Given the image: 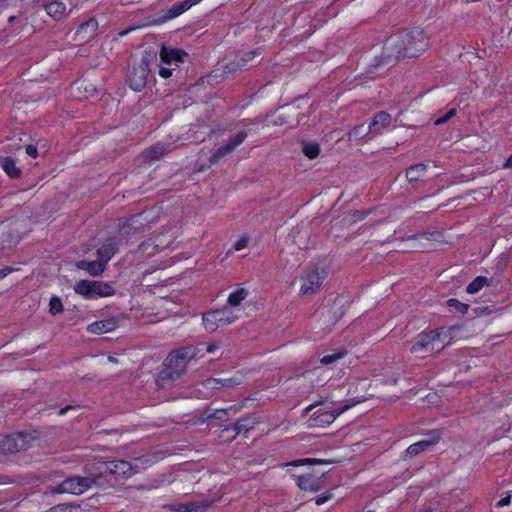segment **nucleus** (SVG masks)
I'll return each instance as SVG.
<instances>
[{
	"mask_svg": "<svg viewBox=\"0 0 512 512\" xmlns=\"http://www.w3.org/2000/svg\"><path fill=\"white\" fill-rule=\"evenodd\" d=\"M158 458L152 454H145L139 457H134L132 462L125 460L110 461V462H92L87 464V471L95 470L98 474V479L105 475L111 474L116 479H128L152 466Z\"/></svg>",
	"mask_w": 512,
	"mask_h": 512,
	"instance_id": "1",
	"label": "nucleus"
},
{
	"mask_svg": "<svg viewBox=\"0 0 512 512\" xmlns=\"http://www.w3.org/2000/svg\"><path fill=\"white\" fill-rule=\"evenodd\" d=\"M429 40L422 29L405 31L390 37L385 43L389 56L414 57L426 50Z\"/></svg>",
	"mask_w": 512,
	"mask_h": 512,
	"instance_id": "2",
	"label": "nucleus"
},
{
	"mask_svg": "<svg viewBox=\"0 0 512 512\" xmlns=\"http://www.w3.org/2000/svg\"><path fill=\"white\" fill-rule=\"evenodd\" d=\"M458 330L457 327H442L434 331L421 333L413 340L410 350L415 354L439 352L446 345L452 343L453 336Z\"/></svg>",
	"mask_w": 512,
	"mask_h": 512,
	"instance_id": "3",
	"label": "nucleus"
},
{
	"mask_svg": "<svg viewBox=\"0 0 512 512\" xmlns=\"http://www.w3.org/2000/svg\"><path fill=\"white\" fill-rule=\"evenodd\" d=\"M159 75L162 78H169L172 76L173 71L182 63H184L188 54L180 48L162 45L160 52Z\"/></svg>",
	"mask_w": 512,
	"mask_h": 512,
	"instance_id": "4",
	"label": "nucleus"
},
{
	"mask_svg": "<svg viewBox=\"0 0 512 512\" xmlns=\"http://www.w3.org/2000/svg\"><path fill=\"white\" fill-rule=\"evenodd\" d=\"M85 477H71L64 480L57 488L51 492L54 493H69L80 495L90 489L98 480V474L95 470L87 471V464L84 467Z\"/></svg>",
	"mask_w": 512,
	"mask_h": 512,
	"instance_id": "5",
	"label": "nucleus"
},
{
	"mask_svg": "<svg viewBox=\"0 0 512 512\" xmlns=\"http://www.w3.org/2000/svg\"><path fill=\"white\" fill-rule=\"evenodd\" d=\"M239 309L223 307L222 309L213 310L203 315L204 328L212 333L218 328L230 325L239 318Z\"/></svg>",
	"mask_w": 512,
	"mask_h": 512,
	"instance_id": "6",
	"label": "nucleus"
},
{
	"mask_svg": "<svg viewBox=\"0 0 512 512\" xmlns=\"http://www.w3.org/2000/svg\"><path fill=\"white\" fill-rule=\"evenodd\" d=\"M74 291L86 299L109 297L115 290L109 282L80 280L74 285Z\"/></svg>",
	"mask_w": 512,
	"mask_h": 512,
	"instance_id": "7",
	"label": "nucleus"
},
{
	"mask_svg": "<svg viewBox=\"0 0 512 512\" xmlns=\"http://www.w3.org/2000/svg\"><path fill=\"white\" fill-rule=\"evenodd\" d=\"M326 277V271L320 269L318 266L313 265L306 267L301 272L300 280V293L303 296H309L317 293Z\"/></svg>",
	"mask_w": 512,
	"mask_h": 512,
	"instance_id": "8",
	"label": "nucleus"
},
{
	"mask_svg": "<svg viewBox=\"0 0 512 512\" xmlns=\"http://www.w3.org/2000/svg\"><path fill=\"white\" fill-rule=\"evenodd\" d=\"M355 405L354 402L338 406L337 408L326 410V409H320L317 413L312 415V417L309 419V426L310 427H326L329 426L331 423L335 421V419L353 407Z\"/></svg>",
	"mask_w": 512,
	"mask_h": 512,
	"instance_id": "9",
	"label": "nucleus"
},
{
	"mask_svg": "<svg viewBox=\"0 0 512 512\" xmlns=\"http://www.w3.org/2000/svg\"><path fill=\"white\" fill-rule=\"evenodd\" d=\"M29 441V435L24 433L6 436L0 441V452L7 454L24 450L29 446Z\"/></svg>",
	"mask_w": 512,
	"mask_h": 512,
	"instance_id": "10",
	"label": "nucleus"
},
{
	"mask_svg": "<svg viewBox=\"0 0 512 512\" xmlns=\"http://www.w3.org/2000/svg\"><path fill=\"white\" fill-rule=\"evenodd\" d=\"M166 366V369L162 372V377L173 380L185 369L186 356L184 353L177 352L167 359Z\"/></svg>",
	"mask_w": 512,
	"mask_h": 512,
	"instance_id": "11",
	"label": "nucleus"
},
{
	"mask_svg": "<svg viewBox=\"0 0 512 512\" xmlns=\"http://www.w3.org/2000/svg\"><path fill=\"white\" fill-rule=\"evenodd\" d=\"M247 134L244 131L238 132L236 135L232 137L229 143L224 145L223 147L219 148L212 158L214 160H219L226 156L227 154L233 152L243 141L246 139Z\"/></svg>",
	"mask_w": 512,
	"mask_h": 512,
	"instance_id": "12",
	"label": "nucleus"
},
{
	"mask_svg": "<svg viewBox=\"0 0 512 512\" xmlns=\"http://www.w3.org/2000/svg\"><path fill=\"white\" fill-rule=\"evenodd\" d=\"M150 69L148 63L142 60L141 63L133 69L130 75V81L134 90H139L144 84Z\"/></svg>",
	"mask_w": 512,
	"mask_h": 512,
	"instance_id": "13",
	"label": "nucleus"
},
{
	"mask_svg": "<svg viewBox=\"0 0 512 512\" xmlns=\"http://www.w3.org/2000/svg\"><path fill=\"white\" fill-rule=\"evenodd\" d=\"M440 440L439 433H433L428 439L421 440L417 443L410 445L406 449V454L410 457L416 456L419 453L428 450L430 447L437 444Z\"/></svg>",
	"mask_w": 512,
	"mask_h": 512,
	"instance_id": "14",
	"label": "nucleus"
},
{
	"mask_svg": "<svg viewBox=\"0 0 512 512\" xmlns=\"http://www.w3.org/2000/svg\"><path fill=\"white\" fill-rule=\"evenodd\" d=\"M391 125V116L386 112H379L374 116L370 125L369 133L371 135L381 134Z\"/></svg>",
	"mask_w": 512,
	"mask_h": 512,
	"instance_id": "15",
	"label": "nucleus"
},
{
	"mask_svg": "<svg viewBox=\"0 0 512 512\" xmlns=\"http://www.w3.org/2000/svg\"><path fill=\"white\" fill-rule=\"evenodd\" d=\"M297 485L301 490L316 492L322 488V480L313 474H305L297 478Z\"/></svg>",
	"mask_w": 512,
	"mask_h": 512,
	"instance_id": "16",
	"label": "nucleus"
},
{
	"mask_svg": "<svg viewBox=\"0 0 512 512\" xmlns=\"http://www.w3.org/2000/svg\"><path fill=\"white\" fill-rule=\"evenodd\" d=\"M118 326V321L115 317L98 320L88 325L87 330L91 333L102 334L113 331Z\"/></svg>",
	"mask_w": 512,
	"mask_h": 512,
	"instance_id": "17",
	"label": "nucleus"
},
{
	"mask_svg": "<svg viewBox=\"0 0 512 512\" xmlns=\"http://www.w3.org/2000/svg\"><path fill=\"white\" fill-rule=\"evenodd\" d=\"M241 382L240 377L232 378H208L205 380V386L209 389L232 388Z\"/></svg>",
	"mask_w": 512,
	"mask_h": 512,
	"instance_id": "18",
	"label": "nucleus"
},
{
	"mask_svg": "<svg viewBox=\"0 0 512 512\" xmlns=\"http://www.w3.org/2000/svg\"><path fill=\"white\" fill-rule=\"evenodd\" d=\"M76 266L79 269L85 270L91 276H98L105 270L106 264L98 258L95 261H79Z\"/></svg>",
	"mask_w": 512,
	"mask_h": 512,
	"instance_id": "19",
	"label": "nucleus"
},
{
	"mask_svg": "<svg viewBox=\"0 0 512 512\" xmlns=\"http://www.w3.org/2000/svg\"><path fill=\"white\" fill-rule=\"evenodd\" d=\"M201 1L202 0H184L180 3L173 5L168 10V15L166 16V19H173L175 17H178L179 15L183 14L185 11H187L192 6L196 5Z\"/></svg>",
	"mask_w": 512,
	"mask_h": 512,
	"instance_id": "20",
	"label": "nucleus"
},
{
	"mask_svg": "<svg viewBox=\"0 0 512 512\" xmlns=\"http://www.w3.org/2000/svg\"><path fill=\"white\" fill-rule=\"evenodd\" d=\"M248 297V291L243 287H238L231 292L227 299V307L238 309L239 304Z\"/></svg>",
	"mask_w": 512,
	"mask_h": 512,
	"instance_id": "21",
	"label": "nucleus"
},
{
	"mask_svg": "<svg viewBox=\"0 0 512 512\" xmlns=\"http://www.w3.org/2000/svg\"><path fill=\"white\" fill-rule=\"evenodd\" d=\"M167 152V149L162 144H156L143 152V157L145 160L152 162L158 160L161 156H163Z\"/></svg>",
	"mask_w": 512,
	"mask_h": 512,
	"instance_id": "22",
	"label": "nucleus"
},
{
	"mask_svg": "<svg viewBox=\"0 0 512 512\" xmlns=\"http://www.w3.org/2000/svg\"><path fill=\"white\" fill-rule=\"evenodd\" d=\"M47 14L55 19H60L65 15L66 7L62 2L53 1L45 6Z\"/></svg>",
	"mask_w": 512,
	"mask_h": 512,
	"instance_id": "23",
	"label": "nucleus"
},
{
	"mask_svg": "<svg viewBox=\"0 0 512 512\" xmlns=\"http://www.w3.org/2000/svg\"><path fill=\"white\" fill-rule=\"evenodd\" d=\"M116 251L117 248L114 244H105L98 249L97 256L102 262L107 264V262L114 256Z\"/></svg>",
	"mask_w": 512,
	"mask_h": 512,
	"instance_id": "24",
	"label": "nucleus"
},
{
	"mask_svg": "<svg viewBox=\"0 0 512 512\" xmlns=\"http://www.w3.org/2000/svg\"><path fill=\"white\" fill-rule=\"evenodd\" d=\"M427 166L424 164H417L410 167L406 171V177L410 182L418 181L422 176L425 175Z\"/></svg>",
	"mask_w": 512,
	"mask_h": 512,
	"instance_id": "25",
	"label": "nucleus"
},
{
	"mask_svg": "<svg viewBox=\"0 0 512 512\" xmlns=\"http://www.w3.org/2000/svg\"><path fill=\"white\" fill-rule=\"evenodd\" d=\"M302 152L309 159H314L320 153V146L317 142H304L302 144Z\"/></svg>",
	"mask_w": 512,
	"mask_h": 512,
	"instance_id": "26",
	"label": "nucleus"
},
{
	"mask_svg": "<svg viewBox=\"0 0 512 512\" xmlns=\"http://www.w3.org/2000/svg\"><path fill=\"white\" fill-rule=\"evenodd\" d=\"M2 169L10 176V177H18L20 175V170L16 167V163L12 158L6 157L2 160Z\"/></svg>",
	"mask_w": 512,
	"mask_h": 512,
	"instance_id": "27",
	"label": "nucleus"
},
{
	"mask_svg": "<svg viewBox=\"0 0 512 512\" xmlns=\"http://www.w3.org/2000/svg\"><path fill=\"white\" fill-rule=\"evenodd\" d=\"M159 249V244L156 243L155 240H152V239H149L145 242H143L140 246H139V250L140 252L145 255V256H152L153 254H155Z\"/></svg>",
	"mask_w": 512,
	"mask_h": 512,
	"instance_id": "28",
	"label": "nucleus"
},
{
	"mask_svg": "<svg viewBox=\"0 0 512 512\" xmlns=\"http://www.w3.org/2000/svg\"><path fill=\"white\" fill-rule=\"evenodd\" d=\"M485 285H487V278L477 277L475 278L466 288L469 294H475L479 292Z\"/></svg>",
	"mask_w": 512,
	"mask_h": 512,
	"instance_id": "29",
	"label": "nucleus"
},
{
	"mask_svg": "<svg viewBox=\"0 0 512 512\" xmlns=\"http://www.w3.org/2000/svg\"><path fill=\"white\" fill-rule=\"evenodd\" d=\"M165 508L170 510V511H175V512H188V511L197 510L196 505L193 504V503H190V504H178V505H166Z\"/></svg>",
	"mask_w": 512,
	"mask_h": 512,
	"instance_id": "30",
	"label": "nucleus"
},
{
	"mask_svg": "<svg viewBox=\"0 0 512 512\" xmlns=\"http://www.w3.org/2000/svg\"><path fill=\"white\" fill-rule=\"evenodd\" d=\"M344 356H345V353L343 351L333 352V353L324 355L320 361L322 364L328 365V364H332L335 361L343 358Z\"/></svg>",
	"mask_w": 512,
	"mask_h": 512,
	"instance_id": "31",
	"label": "nucleus"
},
{
	"mask_svg": "<svg viewBox=\"0 0 512 512\" xmlns=\"http://www.w3.org/2000/svg\"><path fill=\"white\" fill-rule=\"evenodd\" d=\"M63 310V305H62V302L60 300V298L54 296L50 299V302H49V312L51 314H57L59 312H61Z\"/></svg>",
	"mask_w": 512,
	"mask_h": 512,
	"instance_id": "32",
	"label": "nucleus"
},
{
	"mask_svg": "<svg viewBox=\"0 0 512 512\" xmlns=\"http://www.w3.org/2000/svg\"><path fill=\"white\" fill-rule=\"evenodd\" d=\"M455 114H456V109L455 108L449 109L443 116L437 118L434 121V125L439 126V125H442V124L446 123Z\"/></svg>",
	"mask_w": 512,
	"mask_h": 512,
	"instance_id": "33",
	"label": "nucleus"
},
{
	"mask_svg": "<svg viewBox=\"0 0 512 512\" xmlns=\"http://www.w3.org/2000/svg\"><path fill=\"white\" fill-rule=\"evenodd\" d=\"M316 462H317L316 459H299V460L292 461L290 463L281 464V466H301V465L312 464V463H316Z\"/></svg>",
	"mask_w": 512,
	"mask_h": 512,
	"instance_id": "34",
	"label": "nucleus"
},
{
	"mask_svg": "<svg viewBox=\"0 0 512 512\" xmlns=\"http://www.w3.org/2000/svg\"><path fill=\"white\" fill-rule=\"evenodd\" d=\"M90 29L91 31H95L97 29V22L93 19L87 21L86 23L82 24L79 29L77 30V33H81L84 30Z\"/></svg>",
	"mask_w": 512,
	"mask_h": 512,
	"instance_id": "35",
	"label": "nucleus"
},
{
	"mask_svg": "<svg viewBox=\"0 0 512 512\" xmlns=\"http://www.w3.org/2000/svg\"><path fill=\"white\" fill-rule=\"evenodd\" d=\"M247 245H248V239L246 237H242L234 243L232 250L240 251V250L246 248Z\"/></svg>",
	"mask_w": 512,
	"mask_h": 512,
	"instance_id": "36",
	"label": "nucleus"
},
{
	"mask_svg": "<svg viewBox=\"0 0 512 512\" xmlns=\"http://www.w3.org/2000/svg\"><path fill=\"white\" fill-rule=\"evenodd\" d=\"M511 503V496L510 495H507L506 497L502 498L501 500H499L497 503H496V506L497 507H505V506H509Z\"/></svg>",
	"mask_w": 512,
	"mask_h": 512,
	"instance_id": "37",
	"label": "nucleus"
},
{
	"mask_svg": "<svg viewBox=\"0 0 512 512\" xmlns=\"http://www.w3.org/2000/svg\"><path fill=\"white\" fill-rule=\"evenodd\" d=\"M26 153L33 158H36L38 155L37 148L33 145H28L26 147Z\"/></svg>",
	"mask_w": 512,
	"mask_h": 512,
	"instance_id": "38",
	"label": "nucleus"
},
{
	"mask_svg": "<svg viewBox=\"0 0 512 512\" xmlns=\"http://www.w3.org/2000/svg\"><path fill=\"white\" fill-rule=\"evenodd\" d=\"M330 499H331V494H327V495H322V496L317 497L315 502L318 506H320Z\"/></svg>",
	"mask_w": 512,
	"mask_h": 512,
	"instance_id": "39",
	"label": "nucleus"
},
{
	"mask_svg": "<svg viewBox=\"0 0 512 512\" xmlns=\"http://www.w3.org/2000/svg\"><path fill=\"white\" fill-rule=\"evenodd\" d=\"M364 129V126L363 125H360L358 127H355L351 132H350V138H353V137H358L361 133H362V130Z\"/></svg>",
	"mask_w": 512,
	"mask_h": 512,
	"instance_id": "40",
	"label": "nucleus"
},
{
	"mask_svg": "<svg viewBox=\"0 0 512 512\" xmlns=\"http://www.w3.org/2000/svg\"><path fill=\"white\" fill-rule=\"evenodd\" d=\"M218 349H219V345H218V344H216V343H214V344H210V345H208V347H207V351H208L209 353H213V352H215V351H216V350H218Z\"/></svg>",
	"mask_w": 512,
	"mask_h": 512,
	"instance_id": "41",
	"label": "nucleus"
},
{
	"mask_svg": "<svg viewBox=\"0 0 512 512\" xmlns=\"http://www.w3.org/2000/svg\"><path fill=\"white\" fill-rule=\"evenodd\" d=\"M505 168H512V155L506 160L504 164Z\"/></svg>",
	"mask_w": 512,
	"mask_h": 512,
	"instance_id": "42",
	"label": "nucleus"
},
{
	"mask_svg": "<svg viewBox=\"0 0 512 512\" xmlns=\"http://www.w3.org/2000/svg\"><path fill=\"white\" fill-rule=\"evenodd\" d=\"M9 272L8 269L0 270V279H3Z\"/></svg>",
	"mask_w": 512,
	"mask_h": 512,
	"instance_id": "43",
	"label": "nucleus"
},
{
	"mask_svg": "<svg viewBox=\"0 0 512 512\" xmlns=\"http://www.w3.org/2000/svg\"><path fill=\"white\" fill-rule=\"evenodd\" d=\"M68 409H69V407L62 408V409H60V410H59V413H58V414H59V415H63V414H65V412H66Z\"/></svg>",
	"mask_w": 512,
	"mask_h": 512,
	"instance_id": "44",
	"label": "nucleus"
},
{
	"mask_svg": "<svg viewBox=\"0 0 512 512\" xmlns=\"http://www.w3.org/2000/svg\"><path fill=\"white\" fill-rule=\"evenodd\" d=\"M448 303H449V305H450V306H452L454 303H457V300H455V299H450V300L448 301Z\"/></svg>",
	"mask_w": 512,
	"mask_h": 512,
	"instance_id": "45",
	"label": "nucleus"
},
{
	"mask_svg": "<svg viewBox=\"0 0 512 512\" xmlns=\"http://www.w3.org/2000/svg\"><path fill=\"white\" fill-rule=\"evenodd\" d=\"M312 408H313V405H310V406H308V407L306 408V411H309V410H311Z\"/></svg>",
	"mask_w": 512,
	"mask_h": 512,
	"instance_id": "46",
	"label": "nucleus"
}]
</instances>
